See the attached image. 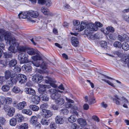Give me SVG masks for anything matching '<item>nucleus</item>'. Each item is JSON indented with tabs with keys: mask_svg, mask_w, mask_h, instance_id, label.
Wrapping results in <instances>:
<instances>
[{
	"mask_svg": "<svg viewBox=\"0 0 129 129\" xmlns=\"http://www.w3.org/2000/svg\"><path fill=\"white\" fill-rule=\"evenodd\" d=\"M37 121V118L36 116H33L30 119V122L33 124L36 123Z\"/></svg>",
	"mask_w": 129,
	"mask_h": 129,
	"instance_id": "39",
	"label": "nucleus"
},
{
	"mask_svg": "<svg viewBox=\"0 0 129 129\" xmlns=\"http://www.w3.org/2000/svg\"><path fill=\"white\" fill-rule=\"evenodd\" d=\"M11 81L13 83V82H18L21 84L24 83L26 80V77L24 75L22 74L16 75L13 78H11Z\"/></svg>",
	"mask_w": 129,
	"mask_h": 129,
	"instance_id": "3",
	"label": "nucleus"
},
{
	"mask_svg": "<svg viewBox=\"0 0 129 129\" xmlns=\"http://www.w3.org/2000/svg\"><path fill=\"white\" fill-rule=\"evenodd\" d=\"M45 5L48 7L50 6L51 5V2L49 0H46Z\"/></svg>",
	"mask_w": 129,
	"mask_h": 129,
	"instance_id": "53",
	"label": "nucleus"
},
{
	"mask_svg": "<svg viewBox=\"0 0 129 129\" xmlns=\"http://www.w3.org/2000/svg\"><path fill=\"white\" fill-rule=\"evenodd\" d=\"M26 51L27 52L28 54L31 55H35L36 53V52L33 49L28 47H27Z\"/></svg>",
	"mask_w": 129,
	"mask_h": 129,
	"instance_id": "19",
	"label": "nucleus"
},
{
	"mask_svg": "<svg viewBox=\"0 0 129 129\" xmlns=\"http://www.w3.org/2000/svg\"><path fill=\"white\" fill-rule=\"evenodd\" d=\"M95 102V99L94 98L93 95L90 97L89 101V103L90 104H93Z\"/></svg>",
	"mask_w": 129,
	"mask_h": 129,
	"instance_id": "45",
	"label": "nucleus"
},
{
	"mask_svg": "<svg viewBox=\"0 0 129 129\" xmlns=\"http://www.w3.org/2000/svg\"><path fill=\"white\" fill-rule=\"evenodd\" d=\"M41 100L44 101H48L49 100L48 96L45 94H42L40 95Z\"/></svg>",
	"mask_w": 129,
	"mask_h": 129,
	"instance_id": "28",
	"label": "nucleus"
},
{
	"mask_svg": "<svg viewBox=\"0 0 129 129\" xmlns=\"http://www.w3.org/2000/svg\"><path fill=\"white\" fill-rule=\"evenodd\" d=\"M21 68L23 70H25L28 72H30L32 69L31 66L28 64L24 65L22 66Z\"/></svg>",
	"mask_w": 129,
	"mask_h": 129,
	"instance_id": "16",
	"label": "nucleus"
},
{
	"mask_svg": "<svg viewBox=\"0 0 129 129\" xmlns=\"http://www.w3.org/2000/svg\"><path fill=\"white\" fill-rule=\"evenodd\" d=\"M13 90L14 92L17 93L20 91V89L17 86H15L13 89Z\"/></svg>",
	"mask_w": 129,
	"mask_h": 129,
	"instance_id": "50",
	"label": "nucleus"
},
{
	"mask_svg": "<svg viewBox=\"0 0 129 129\" xmlns=\"http://www.w3.org/2000/svg\"><path fill=\"white\" fill-rule=\"evenodd\" d=\"M41 12L45 15H48L50 14L49 10L45 7H42L41 9Z\"/></svg>",
	"mask_w": 129,
	"mask_h": 129,
	"instance_id": "24",
	"label": "nucleus"
},
{
	"mask_svg": "<svg viewBox=\"0 0 129 129\" xmlns=\"http://www.w3.org/2000/svg\"><path fill=\"white\" fill-rule=\"evenodd\" d=\"M18 16L19 19L26 18L28 19V21H31V19H29L30 17H29V12L21 13L19 14Z\"/></svg>",
	"mask_w": 129,
	"mask_h": 129,
	"instance_id": "10",
	"label": "nucleus"
},
{
	"mask_svg": "<svg viewBox=\"0 0 129 129\" xmlns=\"http://www.w3.org/2000/svg\"><path fill=\"white\" fill-rule=\"evenodd\" d=\"M28 127L27 124L26 123L23 124L19 126V129H27Z\"/></svg>",
	"mask_w": 129,
	"mask_h": 129,
	"instance_id": "44",
	"label": "nucleus"
},
{
	"mask_svg": "<svg viewBox=\"0 0 129 129\" xmlns=\"http://www.w3.org/2000/svg\"><path fill=\"white\" fill-rule=\"evenodd\" d=\"M43 79V77L40 75H35L33 76V80L35 82L40 83Z\"/></svg>",
	"mask_w": 129,
	"mask_h": 129,
	"instance_id": "8",
	"label": "nucleus"
},
{
	"mask_svg": "<svg viewBox=\"0 0 129 129\" xmlns=\"http://www.w3.org/2000/svg\"><path fill=\"white\" fill-rule=\"evenodd\" d=\"M32 100L34 103L38 104L40 102V97L37 95H34L32 98Z\"/></svg>",
	"mask_w": 129,
	"mask_h": 129,
	"instance_id": "21",
	"label": "nucleus"
},
{
	"mask_svg": "<svg viewBox=\"0 0 129 129\" xmlns=\"http://www.w3.org/2000/svg\"><path fill=\"white\" fill-rule=\"evenodd\" d=\"M113 45L115 47L119 48H121L122 47L121 43L118 41L115 42L114 43Z\"/></svg>",
	"mask_w": 129,
	"mask_h": 129,
	"instance_id": "43",
	"label": "nucleus"
},
{
	"mask_svg": "<svg viewBox=\"0 0 129 129\" xmlns=\"http://www.w3.org/2000/svg\"><path fill=\"white\" fill-rule=\"evenodd\" d=\"M43 80L45 81L46 83L49 84L52 86L54 88L56 87L57 85L54 83L56 82V81L54 80L50 77L48 76L43 77Z\"/></svg>",
	"mask_w": 129,
	"mask_h": 129,
	"instance_id": "6",
	"label": "nucleus"
},
{
	"mask_svg": "<svg viewBox=\"0 0 129 129\" xmlns=\"http://www.w3.org/2000/svg\"><path fill=\"white\" fill-rule=\"evenodd\" d=\"M31 58L34 60V61H36L38 60H40L42 59L40 55L38 54H37L35 56H32Z\"/></svg>",
	"mask_w": 129,
	"mask_h": 129,
	"instance_id": "33",
	"label": "nucleus"
},
{
	"mask_svg": "<svg viewBox=\"0 0 129 129\" xmlns=\"http://www.w3.org/2000/svg\"><path fill=\"white\" fill-rule=\"evenodd\" d=\"M4 37L5 40L7 41V43L9 44H12L13 46H10L8 49V50L11 51V53H4L3 57L5 58H11L12 56V53H15L17 52V50L15 49L14 46H16L17 45H18V44L15 42V39L12 37L10 33L9 32H5L3 30L0 29V39L3 40Z\"/></svg>",
	"mask_w": 129,
	"mask_h": 129,
	"instance_id": "1",
	"label": "nucleus"
},
{
	"mask_svg": "<svg viewBox=\"0 0 129 129\" xmlns=\"http://www.w3.org/2000/svg\"><path fill=\"white\" fill-rule=\"evenodd\" d=\"M48 107V106L47 104L44 103L40 105V108L42 109V111L43 112L44 110H46L45 109L47 108Z\"/></svg>",
	"mask_w": 129,
	"mask_h": 129,
	"instance_id": "47",
	"label": "nucleus"
},
{
	"mask_svg": "<svg viewBox=\"0 0 129 129\" xmlns=\"http://www.w3.org/2000/svg\"><path fill=\"white\" fill-rule=\"evenodd\" d=\"M55 120L56 123L57 124H61L64 122V120L63 117L60 115H57L56 117Z\"/></svg>",
	"mask_w": 129,
	"mask_h": 129,
	"instance_id": "12",
	"label": "nucleus"
},
{
	"mask_svg": "<svg viewBox=\"0 0 129 129\" xmlns=\"http://www.w3.org/2000/svg\"><path fill=\"white\" fill-rule=\"evenodd\" d=\"M109 38L112 40H114L116 37V35L115 33H114L113 32H110L108 36Z\"/></svg>",
	"mask_w": 129,
	"mask_h": 129,
	"instance_id": "36",
	"label": "nucleus"
},
{
	"mask_svg": "<svg viewBox=\"0 0 129 129\" xmlns=\"http://www.w3.org/2000/svg\"><path fill=\"white\" fill-rule=\"evenodd\" d=\"M4 104L3 109L6 112L8 111L11 109V108L8 105L5 104Z\"/></svg>",
	"mask_w": 129,
	"mask_h": 129,
	"instance_id": "46",
	"label": "nucleus"
},
{
	"mask_svg": "<svg viewBox=\"0 0 129 129\" xmlns=\"http://www.w3.org/2000/svg\"><path fill=\"white\" fill-rule=\"evenodd\" d=\"M41 122V124L43 125H48L50 123L49 119L45 117L42 119Z\"/></svg>",
	"mask_w": 129,
	"mask_h": 129,
	"instance_id": "20",
	"label": "nucleus"
},
{
	"mask_svg": "<svg viewBox=\"0 0 129 129\" xmlns=\"http://www.w3.org/2000/svg\"><path fill=\"white\" fill-rule=\"evenodd\" d=\"M49 92L51 94V97L52 99L55 101L59 98H60L61 96V94L57 92L56 89H51L49 90Z\"/></svg>",
	"mask_w": 129,
	"mask_h": 129,
	"instance_id": "5",
	"label": "nucleus"
},
{
	"mask_svg": "<svg viewBox=\"0 0 129 129\" xmlns=\"http://www.w3.org/2000/svg\"><path fill=\"white\" fill-rule=\"evenodd\" d=\"M17 61L14 59L11 60L10 62L9 66L11 67H12L15 66L17 64Z\"/></svg>",
	"mask_w": 129,
	"mask_h": 129,
	"instance_id": "30",
	"label": "nucleus"
},
{
	"mask_svg": "<svg viewBox=\"0 0 129 129\" xmlns=\"http://www.w3.org/2000/svg\"><path fill=\"white\" fill-rule=\"evenodd\" d=\"M17 122L20 123L23 121L24 117L21 114H16L14 116Z\"/></svg>",
	"mask_w": 129,
	"mask_h": 129,
	"instance_id": "9",
	"label": "nucleus"
},
{
	"mask_svg": "<svg viewBox=\"0 0 129 129\" xmlns=\"http://www.w3.org/2000/svg\"><path fill=\"white\" fill-rule=\"evenodd\" d=\"M30 108L34 111H37L39 109V107L36 105H31L29 106Z\"/></svg>",
	"mask_w": 129,
	"mask_h": 129,
	"instance_id": "40",
	"label": "nucleus"
},
{
	"mask_svg": "<svg viewBox=\"0 0 129 129\" xmlns=\"http://www.w3.org/2000/svg\"><path fill=\"white\" fill-rule=\"evenodd\" d=\"M80 22L78 20H75L74 21H73V24L74 26H75V28L76 30H77L78 31V29H76L77 28H80V26H79L78 25H79L80 24Z\"/></svg>",
	"mask_w": 129,
	"mask_h": 129,
	"instance_id": "34",
	"label": "nucleus"
},
{
	"mask_svg": "<svg viewBox=\"0 0 129 129\" xmlns=\"http://www.w3.org/2000/svg\"><path fill=\"white\" fill-rule=\"evenodd\" d=\"M101 75L102 76L101 78H102V80L104 81L105 82L107 83L108 84L114 87H115V86L112 82L110 81H109L105 79H103V78L104 77L109 79H111L112 80H115L114 79L108 76H107L102 74H101Z\"/></svg>",
	"mask_w": 129,
	"mask_h": 129,
	"instance_id": "7",
	"label": "nucleus"
},
{
	"mask_svg": "<svg viewBox=\"0 0 129 129\" xmlns=\"http://www.w3.org/2000/svg\"><path fill=\"white\" fill-rule=\"evenodd\" d=\"M71 42L72 45L74 46L77 47L79 44L78 39L75 37H72L71 39Z\"/></svg>",
	"mask_w": 129,
	"mask_h": 129,
	"instance_id": "11",
	"label": "nucleus"
},
{
	"mask_svg": "<svg viewBox=\"0 0 129 129\" xmlns=\"http://www.w3.org/2000/svg\"><path fill=\"white\" fill-rule=\"evenodd\" d=\"M36 127H38V128H40L41 126V124L37 121L35 123H34L33 124Z\"/></svg>",
	"mask_w": 129,
	"mask_h": 129,
	"instance_id": "60",
	"label": "nucleus"
},
{
	"mask_svg": "<svg viewBox=\"0 0 129 129\" xmlns=\"http://www.w3.org/2000/svg\"><path fill=\"white\" fill-rule=\"evenodd\" d=\"M22 112L23 114L30 115L32 114V111L30 109H24L22 110Z\"/></svg>",
	"mask_w": 129,
	"mask_h": 129,
	"instance_id": "25",
	"label": "nucleus"
},
{
	"mask_svg": "<svg viewBox=\"0 0 129 129\" xmlns=\"http://www.w3.org/2000/svg\"><path fill=\"white\" fill-rule=\"evenodd\" d=\"M14 70L15 72L19 73L21 71V69L20 67H16L14 68Z\"/></svg>",
	"mask_w": 129,
	"mask_h": 129,
	"instance_id": "58",
	"label": "nucleus"
},
{
	"mask_svg": "<svg viewBox=\"0 0 129 129\" xmlns=\"http://www.w3.org/2000/svg\"><path fill=\"white\" fill-rule=\"evenodd\" d=\"M11 73L10 71L9 70L6 71L5 72V79H8L11 76Z\"/></svg>",
	"mask_w": 129,
	"mask_h": 129,
	"instance_id": "29",
	"label": "nucleus"
},
{
	"mask_svg": "<svg viewBox=\"0 0 129 129\" xmlns=\"http://www.w3.org/2000/svg\"><path fill=\"white\" fill-rule=\"evenodd\" d=\"M32 63L34 66L37 67H39L40 66V62L38 61H32Z\"/></svg>",
	"mask_w": 129,
	"mask_h": 129,
	"instance_id": "48",
	"label": "nucleus"
},
{
	"mask_svg": "<svg viewBox=\"0 0 129 129\" xmlns=\"http://www.w3.org/2000/svg\"><path fill=\"white\" fill-rule=\"evenodd\" d=\"M4 104L8 105L11 103L12 102L11 98H5L3 101Z\"/></svg>",
	"mask_w": 129,
	"mask_h": 129,
	"instance_id": "23",
	"label": "nucleus"
},
{
	"mask_svg": "<svg viewBox=\"0 0 129 129\" xmlns=\"http://www.w3.org/2000/svg\"><path fill=\"white\" fill-rule=\"evenodd\" d=\"M122 60L124 62H125V63H128V66L129 67V58L127 57H125Z\"/></svg>",
	"mask_w": 129,
	"mask_h": 129,
	"instance_id": "51",
	"label": "nucleus"
},
{
	"mask_svg": "<svg viewBox=\"0 0 129 129\" xmlns=\"http://www.w3.org/2000/svg\"><path fill=\"white\" fill-rule=\"evenodd\" d=\"M55 102L56 104L61 106L64 103V101L62 98H59L55 101Z\"/></svg>",
	"mask_w": 129,
	"mask_h": 129,
	"instance_id": "22",
	"label": "nucleus"
},
{
	"mask_svg": "<svg viewBox=\"0 0 129 129\" xmlns=\"http://www.w3.org/2000/svg\"><path fill=\"white\" fill-rule=\"evenodd\" d=\"M77 125L76 123H74L71 125V129H77Z\"/></svg>",
	"mask_w": 129,
	"mask_h": 129,
	"instance_id": "64",
	"label": "nucleus"
},
{
	"mask_svg": "<svg viewBox=\"0 0 129 129\" xmlns=\"http://www.w3.org/2000/svg\"><path fill=\"white\" fill-rule=\"evenodd\" d=\"M40 67L41 68L44 69H47V66L45 63L44 62H42L40 66Z\"/></svg>",
	"mask_w": 129,
	"mask_h": 129,
	"instance_id": "55",
	"label": "nucleus"
},
{
	"mask_svg": "<svg viewBox=\"0 0 129 129\" xmlns=\"http://www.w3.org/2000/svg\"><path fill=\"white\" fill-rule=\"evenodd\" d=\"M29 19L31 18L32 17L36 18L39 15L38 12L36 11H33L29 12Z\"/></svg>",
	"mask_w": 129,
	"mask_h": 129,
	"instance_id": "18",
	"label": "nucleus"
},
{
	"mask_svg": "<svg viewBox=\"0 0 129 129\" xmlns=\"http://www.w3.org/2000/svg\"><path fill=\"white\" fill-rule=\"evenodd\" d=\"M5 121V119L3 117H0V125L3 124Z\"/></svg>",
	"mask_w": 129,
	"mask_h": 129,
	"instance_id": "63",
	"label": "nucleus"
},
{
	"mask_svg": "<svg viewBox=\"0 0 129 129\" xmlns=\"http://www.w3.org/2000/svg\"><path fill=\"white\" fill-rule=\"evenodd\" d=\"M26 105V103L25 101H23L17 104V108L19 110H21Z\"/></svg>",
	"mask_w": 129,
	"mask_h": 129,
	"instance_id": "14",
	"label": "nucleus"
},
{
	"mask_svg": "<svg viewBox=\"0 0 129 129\" xmlns=\"http://www.w3.org/2000/svg\"><path fill=\"white\" fill-rule=\"evenodd\" d=\"M107 29L108 30L109 32H112L113 33L114 31V28L111 27H107Z\"/></svg>",
	"mask_w": 129,
	"mask_h": 129,
	"instance_id": "57",
	"label": "nucleus"
},
{
	"mask_svg": "<svg viewBox=\"0 0 129 129\" xmlns=\"http://www.w3.org/2000/svg\"><path fill=\"white\" fill-rule=\"evenodd\" d=\"M1 89L3 91L7 92L9 90L10 86L7 85H4L2 86Z\"/></svg>",
	"mask_w": 129,
	"mask_h": 129,
	"instance_id": "38",
	"label": "nucleus"
},
{
	"mask_svg": "<svg viewBox=\"0 0 129 129\" xmlns=\"http://www.w3.org/2000/svg\"><path fill=\"white\" fill-rule=\"evenodd\" d=\"M9 122L11 125L14 126L16 124L17 121L15 118H12L10 120Z\"/></svg>",
	"mask_w": 129,
	"mask_h": 129,
	"instance_id": "32",
	"label": "nucleus"
},
{
	"mask_svg": "<svg viewBox=\"0 0 129 129\" xmlns=\"http://www.w3.org/2000/svg\"><path fill=\"white\" fill-rule=\"evenodd\" d=\"M43 112L45 117L47 118L51 117L52 115V113L49 110H44Z\"/></svg>",
	"mask_w": 129,
	"mask_h": 129,
	"instance_id": "17",
	"label": "nucleus"
},
{
	"mask_svg": "<svg viewBox=\"0 0 129 129\" xmlns=\"http://www.w3.org/2000/svg\"><path fill=\"white\" fill-rule=\"evenodd\" d=\"M60 112L61 114L67 115L69 113V111L66 108H63L60 110Z\"/></svg>",
	"mask_w": 129,
	"mask_h": 129,
	"instance_id": "41",
	"label": "nucleus"
},
{
	"mask_svg": "<svg viewBox=\"0 0 129 129\" xmlns=\"http://www.w3.org/2000/svg\"><path fill=\"white\" fill-rule=\"evenodd\" d=\"M117 39L121 42L124 41L123 35L122 36L120 35H118L117 37Z\"/></svg>",
	"mask_w": 129,
	"mask_h": 129,
	"instance_id": "54",
	"label": "nucleus"
},
{
	"mask_svg": "<svg viewBox=\"0 0 129 129\" xmlns=\"http://www.w3.org/2000/svg\"><path fill=\"white\" fill-rule=\"evenodd\" d=\"M15 109L13 107L11 108V109L9 110V111H7L8 115L10 117L12 116L15 113Z\"/></svg>",
	"mask_w": 129,
	"mask_h": 129,
	"instance_id": "26",
	"label": "nucleus"
},
{
	"mask_svg": "<svg viewBox=\"0 0 129 129\" xmlns=\"http://www.w3.org/2000/svg\"><path fill=\"white\" fill-rule=\"evenodd\" d=\"M123 38H124V41H125L126 42H128L129 41V38L128 36L126 34L123 35Z\"/></svg>",
	"mask_w": 129,
	"mask_h": 129,
	"instance_id": "61",
	"label": "nucleus"
},
{
	"mask_svg": "<svg viewBox=\"0 0 129 129\" xmlns=\"http://www.w3.org/2000/svg\"><path fill=\"white\" fill-rule=\"evenodd\" d=\"M122 49L124 50L127 51L129 49V45L126 43L124 42L122 46Z\"/></svg>",
	"mask_w": 129,
	"mask_h": 129,
	"instance_id": "35",
	"label": "nucleus"
},
{
	"mask_svg": "<svg viewBox=\"0 0 129 129\" xmlns=\"http://www.w3.org/2000/svg\"><path fill=\"white\" fill-rule=\"evenodd\" d=\"M5 78L4 76H0V83L2 84L5 81Z\"/></svg>",
	"mask_w": 129,
	"mask_h": 129,
	"instance_id": "62",
	"label": "nucleus"
},
{
	"mask_svg": "<svg viewBox=\"0 0 129 129\" xmlns=\"http://www.w3.org/2000/svg\"><path fill=\"white\" fill-rule=\"evenodd\" d=\"M41 86H42L39 88L38 89L39 92L42 94H44L43 93H46V92L45 91L46 89L43 86V85Z\"/></svg>",
	"mask_w": 129,
	"mask_h": 129,
	"instance_id": "42",
	"label": "nucleus"
},
{
	"mask_svg": "<svg viewBox=\"0 0 129 129\" xmlns=\"http://www.w3.org/2000/svg\"><path fill=\"white\" fill-rule=\"evenodd\" d=\"M122 18L123 19L127 22L129 20V16L127 15H124L122 16Z\"/></svg>",
	"mask_w": 129,
	"mask_h": 129,
	"instance_id": "56",
	"label": "nucleus"
},
{
	"mask_svg": "<svg viewBox=\"0 0 129 129\" xmlns=\"http://www.w3.org/2000/svg\"><path fill=\"white\" fill-rule=\"evenodd\" d=\"M50 127L51 129H56V128L55 124L53 122H51V123Z\"/></svg>",
	"mask_w": 129,
	"mask_h": 129,
	"instance_id": "52",
	"label": "nucleus"
},
{
	"mask_svg": "<svg viewBox=\"0 0 129 129\" xmlns=\"http://www.w3.org/2000/svg\"><path fill=\"white\" fill-rule=\"evenodd\" d=\"M18 59L21 63H25L28 62V56L24 53H20L18 55Z\"/></svg>",
	"mask_w": 129,
	"mask_h": 129,
	"instance_id": "4",
	"label": "nucleus"
},
{
	"mask_svg": "<svg viewBox=\"0 0 129 129\" xmlns=\"http://www.w3.org/2000/svg\"><path fill=\"white\" fill-rule=\"evenodd\" d=\"M77 120L78 123L81 125L85 126L87 124L85 120L82 118L78 119Z\"/></svg>",
	"mask_w": 129,
	"mask_h": 129,
	"instance_id": "27",
	"label": "nucleus"
},
{
	"mask_svg": "<svg viewBox=\"0 0 129 129\" xmlns=\"http://www.w3.org/2000/svg\"><path fill=\"white\" fill-rule=\"evenodd\" d=\"M69 107L72 109L77 110L78 109L77 107L74 105H72L71 104H70L69 105Z\"/></svg>",
	"mask_w": 129,
	"mask_h": 129,
	"instance_id": "59",
	"label": "nucleus"
},
{
	"mask_svg": "<svg viewBox=\"0 0 129 129\" xmlns=\"http://www.w3.org/2000/svg\"><path fill=\"white\" fill-rule=\"evenodd\" d=\"M98 28L95 25L92 23L82 21L80 24V28H77L78 30L79 31H82L84 29L85 33L86 34H89L90 31H96L98 30Z\"/></svg>",
	"mask_w": 129,
	"mask_h": 129,
	"instance_id": "2",
	"label": "nucleus"
},
{
	"mask_svg": "<svg viewBox=\"0 0 129 129\" xmlns=\"http://www.w3.org/2000/svg\"><path fill=\"white\" fill-rule=\"evenodd\" d=\"M27 47L18 45L17 47V51L19 53L24 52L26 51Z\"/></svg>",
	"mask_w": 129,
	"mask_h": 129,
	"instance_id": "15",
	"label": "nucleus"
},
{
	"mask_svg": "<svg viewBox=\"0 0 129 129\" xmlns=\"http://www.w3.org/2000/svg\"><path fill=\"white\" fill-rule=\"evenodd\" d=\"M24 91L26 93L34 96L36 94L35 90L32 88H25L24 90Z\"/></svg>",
	"mask_w": 129,
	"mask_h": 129,
	"instance_id": "13",
	"label": "nucleus"
},
{
	"mask_svg": "<svg viewBox=\"0 0 129 129\" xmlns=\"http://www.w3.org/2000/svg\"><path fill=\"white\" fill-rule=\"evenodd\" d=\"M76 117L74 115H72L68 118V121L71 123H73L76 121Z\"/></svg>",
	"mask_w": 129,
	"mask_h": 129,
	"instance_id": "31",
	"label": "nucleus"
},
{
	"mask_svg": "<svg viewBox=\"0 0 129 129\" xmlns=\"http://www.w3.org/2000/svg\"><path fill=\"white\" fill-rule=\"evenodd\" d=\"M100 44L102 48H106L107 47V43L105 41H101L100 42Z\"/></svg>",
	"mask_w": 129,
	"mask_h": 129,
	"instance_id": "49",
	"label": "nucleus"
},
{
	"mask_svg": "<svg viewBox=\"0 0 129 129\" xmlns=\"http://www.w3.org/2000/svg\"><path fill=\"white\" fill-rule=\"evenodd\" d=\"M112 99L113 101H115V103L116 104L119 105V102L118 100H120V98H119L117 95H114Z\"/></svg>",
	"mask_w": 129,
	"mask_h": 129,
	"instance_id": "37",
	"label": "nucleus"
}]
</instances>
